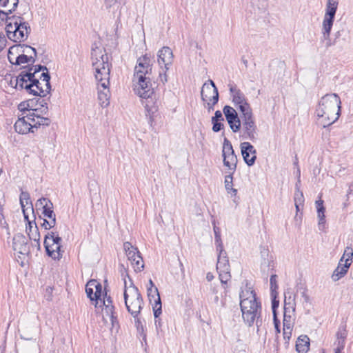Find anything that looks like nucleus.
<instances>
[{
    "mask_svg": "<svg viewBox=\"0 0 353 353\" xmlns=\"http://www.w3.org/2000/svg\"><path fill=\"white\" fill-rule=\"evenodd\" d=\"M338 4L339 3L337 0L327 1L325 14L323 23L333 26Z\"/></svg>",
    "mask_w": 353,
    "mask_h": 353,
    "instance_id": "19",
    "label": "nucleus"
},
{
    "mask_svg": "<svg viewBox=\"0 0 353 353\" xmlns=\"http://www.w3.org/2000/svg\"><path fill=\"white\" fill-rule=\"evenodd\" d=\"M310 339L306 335L300 336L296 343V350L298 353H307L309 350Z\"/></svg>",
    "mask_w": 353,
    "mask_h": 353,
    "instance_id": "30",
    "label": "nucleus"
},
{
    "mask_svg": "<svg viewBox=\"0 0 353 353\" xmlns=\"http://www.w3.org/2000/svg\"><path fill=\"white\" fill-rule=\"evenodd\" d=\"M241 119H234V121H228L230 128L233 132H237L241 130Z\"/></svg>",
    "mask_w": 353,
    "mask_h": 353,
    "instance_id": "50",
    "label": "nucleus"
},
{
    "mask_svg": "<svg viewBox=\"0 0 353 353\" xmlns=\"http://www.w3.org/2000/svg\"><path fill=\"white\" fill-rule=\"evenodd\" d=\"M104 53L101 48L97 46L92 47L91 59L92 60V66L97 70V68L102 69L103 68L111 67V64L108 63V57L103 50Z\"/></svg>",
    "mask_w": 353,
    "mask_h": 353,
    "instance_id": "11",
    "label": "nucleus"
},
{
    "mask_svg": "<svg viewBox=\"0 0 353 353\" xmlns=\"http://www.w3.org/2000/svg\"><path fill=\"white\" fill-rule=\"evenodd\" d=\"M43 209L41 210V214L47 218H54L56 214L53 210V203L50 200V203H44Z\"/></svg>",
    "mask_w": 353,
    "mask_h": 353,
    "instance_id": "40",
    "label": "nucleus"
},
{
    "mask_svg": "<svg viewBox=\"0 0 353 353\" xmlns=\"http://www.w3.org/2000/svg\"><path fill=\"white\" fill-rule=\"evenodd\" d=\"M236 107L241 112L240 117L241 120L254 117L252 110L248 101L243 102L242 104L237 105Z\"/></svg>",
    "mask_w": 353,
    "mask_h": 353,
    "instance_id": "33",
    "label": "nucleus"
},
{
    "mask_svg": "<svg viewBox=\"0 0 353 353\" xmlns=\"http://www.w3.org/2000/svg\"><path fill=\"white\" fill-rule=\"evenodd\" d=\"M100 302H101V303H103V305H113L112 298L110 297V296L107 295L106 292L103 294V300L101 299V301H100Z\"/></svg>",
    "mask_w": 353,
    "mask_h": 353,
    "instance_id": "60",
    "label": "nucleus"
},
{
    "mask_svg": "<svg viewBox=\"0 0 353 353\" xmlns=\"http://www.w3.org/2000/svg\"><path fill=\"white\" fill-rule=\"evenodd\" d=\"M273 321H274V327H275L276 333L277 334L280 333V332H281L280 327H279L280 321L277 318V314H274V316H273Z\"/></svg>",
    "mask_w": 353,
    "mask_h": 353,
    "instance_id": "63",
    "label": "nucleus"
},
{
    "mask_svg": "<svg viewBox=\"0 0 353 353\" xmlns=\"http://www.w3.org/2000/svg\"><path fill=\"white\" fill-rule=\"evenodd\" d=\"M19 200H20V204H21V209L23 211V214L24 216V219L26 220H28V214H27L26 211L28 210V208L26 209L25 206L28 204H30V207L29 208H30V211L32 213H34V208H33L32 204L30 201V196L29 193L27 192L22 191L20 194Z\"/></svg>",
    "mask_w": 353,
    "mask_h": 353,
    "instance_id": "28",
    "label": "nucleus"
},
{
    "mask_svg": "<svg viewBox=\"0 0 353 353\" xmlns=\"http://www.w3.org/2000/svg\"><path fill=\"white\" fill-rule=\"evenodd\" d=\"M136 272H141L144 268L143 258L141 255L137 256L134 261H130Z\"/></svg>",
    "mask_w": 353,
    "mask_h": 353,
    "instance_id": "46",
    "label": "nucleus"
},
{
    "mask_svg": "<svg viewBox=\"0 0 353 353\" xmlns=\"http://www.w3.org/2000/svg\"><path fill=\"white\" fill-rule=\"evenodd\" d=\"M94 285H95V280L91 279L90 280L86 285H85V292L87 294V296L90 299L91 301L94 302Z\"/></svg>",
    "mask_w": 353,
    "mask_h": 353,
    "instance_id": "44",
    "label": "nucleus"
},
{
    "mask_svg": "<svg viewBox=\"0 0 353 353\" xmlns=\"http://www.w3.org/2000/svg\"><path fill=\"white\" fill-rule=\"evenodd\" d=\"M36 61V57L34 54L33 55H26L24 53H21L17 56L14 59V61L12 65H20L22 63H30V65H32Z\"/></svg>",
    "mask_w": 353,
    "mask_h": 353,
    "instance_id": "34",
    "label": "nucleus"
},
{
    "mask_svg": "<svg viewBox=\"0 0 353 353\" xmlns=\"http://www.w3.org/2000/svg\"><path fill=\"white\" fill-rule=\"evenodd\" d=\"M216 251L219 252L218 260L216 263V270H224V271L230 270L229 259L224 248L217 249Z\"/></svg>",
    "mask_w": 353,
    "mask_h": 353,
    "instance_id": "24",
    "label": "nucleus"
},
{
    "mask_svg": "<svg viewBox=\"0 0 353 353\" xmlns=\"http://www.w3.org/2000/svg\"><path fill=\"white\" fill-rule=\"evenodd\" d=\"M318 217L319 219V225L325 223V208L323 206V201L320 199L316 201Z\"/></svg>",
    "mask_w": 353,
    "mask_h": 353,
    "instance_id": "37",
    "label": "nucleus"
},
{
    "mask_svg": "<svg viewBox=\"0 0 353 353\" xmlns=\"http://www.w3.org/2000/svg\"><path fill=\"white\" fill-rule=\"evenodd\" d=\"M6 42L7 41L5 35L2 32H0V52L2 51L6 47Z\"/></svg>",
    "mask_w": 353,
    "mask_h": 353,
    "instance_id": "62",
    "label": "nucleus"
},
{
    "mask_svg": "<svg viewBox=\"0 0 353 353\" xmlns=\"http://www.w3.org/2000/svg\"><path fill=\"white\" fill-rule=\"evenodd\" d=\"M283 338L286 341L285 343L290 340L292 335V325H290L289 322L283 323Z\"/></svg>",
    "mask_w": 353,
    "mask_h": 353,
    "instance_id": "51",
    "label": "nucleus"
},
{
    "mask_svg": "<svg viewBox=\"0 0 353 353\" xmlns=\"http://www.w3.org/2000/svg\"><path fill=\"white\" fill-rule=\"evenodd\" d=\"M50 123V119L47 117H37V123H34L32 125L34 128H40L41 126H48Z\"/></svg>",
    "mask_w": 353,
    "mask_h": 353,
    "instance_id": "47",
    "label": "nucleus"
},
{
    "mask_svg": "<svg viewBox=\"0 0 353 353\" xmlns=\"http://www.w3.org/2000/svg\"><path fill=\"white\" fill-rule=\"evenodd\" d=\"M30 74V79L27 80L26 84V90L28 94L37 97H45L51 90L50 83V75L49 72H42L39 78L34 77L33 74Z\"/></svg>",
    "mask_w": 353,
    "mask_h": 353,
    "instance_id": "5",
    "label": "nucleus"
},
{
    "mask_svg": "<svg viewBox=\"0 0 353 353\" xmlns=\"http://www.w3.org/2000/svg\"><path fill=\"white\" fill-rule=\"evenodd\" d=\"M277 276L276 274H272L270 276V289L271 293H277L276 290L278 289V285L276 281Z\"/></svg>",
    "mask_w": 353,
    "mask_h": 353,
    "instance_id": "54",
    "label": "nucleus"
},
{
    "mask_svg": "<svg viewBox=\"0 0 353 353\" xmlns=\"http://www.w3.org/2000/svg\"><path fill=\"white\" fill-rule=\"evenodd\" d=\"M147 291L149 301L152 305L154 316L157 319L162 312V304L158 289L157 287L154 289L148 288Z\"/></svg>",
    "mask_w": 353,
    "mask_h": 353,
    "instance_id": "16",
    "label": "nucleus"
},
{
    "mask_svg": "<svg viewBox=\"0 0 353 353\" xmlns=\"http://www.w3.org/2000/svg\"><path fill=\"white\" fill-rule=\"evenodd\" d=\"M37 117H39L38 115L35 114L34 112H31L28 114L26 116H24L26 121H30L32 123H37Z\"/></svg>",
    "mask_w": 353,
    "mask_h": 353,
    "instance_id": "59",
    "label": "nucleus"
},
{
    "mask_svg": "<svg viewBox=\"0 0 353 353\" xmlns=\"http://www.w3.org/2000/svg\"><path fill=\"white\" fill-rule=\"evenodd\" d=\"M110 68L111 67H102V69L97 68L94 76L98 82V85H101V83H110Z\"/></svg>",
    "mask_w": 353,
    "mask_h": 353,
    "instance_id": "27",
    "label": "nucleus"
},
{
    "mask_svg": "<svg viewBox=\"0 0 353 353\" xmlns=\"http://www.w3.org/2000/svg\"><path fill=\"white\" fill-rule=\"evenodd\" d=\"M341 99L336 94H327L319 102L316 109L320 123L323 128L330 126L338 120L341 114Z\"/></svg>",
    "mask_w": 353,
    "mask_h": 353,
    "instance_id": "2",
    "label": "nucleus"
},
{
    "mask_svg": "<svg viewBox=\"0 0 353 353\" xmlns=\"http://www.w3.org/2000/svg\"><path fill=\"white\" fill-rule=\"evenodd\" d=\"M230 92L232 97V102L235 106L237 105L242 104L243 102H247L246 98L241 90L236 85L230 84Z\"/></svg>",
    "mask_w": 353,
    "mask_h": 353,
    "instance_id": "25",
    "label": "nucleus"
},
{
    "mask_svg": "<svg viewBox=\"0 0 353 353\" xmlns=\"http://www.w3.org/2000/svg\"><path fill=\"white\" fill-rule=\"evenodd\" d=\"M94 289L95 292L94 294V306L97 307V305L99 304V301H101V296L103 294L102 291V285L100 283L97 282V280H95V285H94Z\"/></svg>",
    "mask_w": 353,
    "mask_h": 353,
    "instance_id": "41",
    "label": "nucleus"
},
{
    "mask_svg": "<svg viewBox=\"0 0 353 353\" xmlns=\"http://www.w3.org/2000/svg\"><path fill=\"white\" fill-rule=\"evenodd\" d=\"M332 26L325 23L322 24V36L320 42L325 49H327L332 45L330 39V32Z\"/></svg>",
    "mask_w": 353,
    "mask_h": 353,
    "instance_id": "26",
    "label": "nucleus"
},
{
    "mask_svg": "<svg viewBox=\"0 0 353 353\" xmlns=\"http://www.w3.org/2000/svg\"><path fill=\"white\" fill-rule=\"evenodd\" d=\"M347 336V331L345 328H339L337 333L336 337L339 340H345Z\"/></svg>",
    "mask_w": 353,
    "mask_h": 353,
    "instance_id": "58",
    "label": "nucleus"
},
{
    "mask_svg": "<svg viewBox=\"0 0 353 353\" xmlns=\"http://www.w3.org/2000/svg\"><path fill=\"white\" fill-rule=\"evenodd\" d=\"M157 61L162 68V65H164L163 71L159 72L160 81L165 84L168 81L166 72L168 70L170 65H172L173 61V53L172 50L167 46L163 47L158 52Z\"/></svg>",
    "mask_w": 353,
    "mask_h": 353,
    "instance_id": "7",
    "label": "nucleus"
},
{
    "mask_svg": "<svg viewBox=\"0 0 353 353\" xmlns=\"http://www.w3.org/2000/svg\"><path fill=\"white\" fill-rule=\"evenodd\" d=\"M343 261V257H341L339 263L338 264V266L334 270L332 274V279L333 281H338L341 278L344 277L345 275L347 273L348 270L351 265L350 263L345 262V263H342Z\"/></svg>",
    "mask_w": 353,
    "mask_h": 353,
    "instance_id": "21",
    "label": "nucleus"
},
{
    "mask_svg": "<svg viewBox=\"0 0 353 353\" xmlns=\"http://www.w3.org/2000/svg\"><path fill=\"white\" fill-rule=\"evenodd\" d=\"M123 249L129 261H134L137 256L141 255L137 248L134 247L132 243L128 241L123 243Z\"/></svg>",
    "mask_w": 353,
    "mask_h": 353,
    "instance_id": "32",
    "label": "nucleus"
},
{
    "mask_svg": "<svg viewBox=\"0 0 353 353\" xmlns=\"http://www.w3.org/2000/svg\"><path fill=\"white\" fill-rule=\"evenodd\" d=\"M138 81L135 85L134 91L141 98L150 101H147L145 104V110L148 112L150 118L157 111V107L150 103L152 102V95L154 93V88L151 83L150 76H142L137 77Z\"/></svg>",
    "mask_w": 353,
    "mask_h": 353,
    "instance_id": "4",
    "label": "nucleus"
},
{
    "mask_svg": "<svg viewBox=\"0 0 353 353\" xmlns=\"http://www.w3.org/2000/svg\"><path fill=\"white\" fill-rule=\"evenodd\" d=\"M12 12H0V19L1 21H5L6 27L5 30L6 32V35L8 38L13 41H16V32H14L17 30V27L14 23L15 19L12 20V16H9ZM19 21L18 20H17Z\"/></svg>",
    "mask_w": 353,
    "mask_h": 353,
    "instance_id": "17",
    "label": "nucleus"
},
{
    "mask_svg": "<svg viewBox=\"0 0 353 353\" xmlns=\"http://www.w3.org/2000/svg\"><path fill=\"white\" fill-rule=\"evenodd\" d=\"M210 83H205L201 88V95L203 101H211L214 100V103L219 101V92L212 80H209Z\"/></svg>",
    "mask_w": 353,
    "mask_h": 353,
    "instance_id": "13",
    "label": "nucleus"
},
{
    "mask_svg": "<svg viewBox=\"0 0 353 353\" xmlns=\"http://www.w3.org/2000/svg\"><path fill=\"white\" fill-rule=\"evenodd\" d=\"M26 221L28 223V227H26V232L29 239L38 243L40 239V233L34 220L31 221L28 219Z\"/></svg>",
    "mask_w": 353,
    "mask_h": 353,
    "instance_id": "29",
    "label": "nucleus"
},
{
    "mask_svg": "<svg viewBox=\"0 0 353 353\" xmlns=\"http://www.w3.org/2000/svg\"><path fill=\"white\" fill-rule=\"evenodd\" d=\"M225 188L228 194L232 193L233 195H236L237 194V190L235 188H233V176L232 173L226 175L225 176Z\"/></svg>",
    "mask_w": 353,
    "mask_h": 353,
    "instance_id": "38",
    "label": "nucleus"
},
{
    "mask_svg": "<svg viewBox=\"0 0 353 353\" xmlns=\"http://www.w3.org/2000/svg\"><path fill=\"white\" fill-rule=\"evenodd\" d=\"M272 296V310L273 316H274L276 314V310L279 305V301L277 299V293H271Z\"/></svg>",
    "mask_w": 353,
    "mask_h": 353,
    "instance_id": "53",
    "label": "nucleus"
},
{
    "mask_svg": "<svg viewBox=\"0 0 353 353\" xmlns=\"http://www.w3.org/2000/svg\"><path fill=\"white\" fill-rule=\"evenodd\" d=\"M300 183V179H298L297 183H296V191L294 193V204L303 205L304 203V196L302 192L299 190V183Z\"/></svg>",
    "mask_w": 353,
    "mask_h": 353,
    "instance_id": "45",
    "label": "nucleus"
},
{
    "mask_svg": "<svg viewBox=\"0 0 353 353\" xmlns=\"http://www.w3.org/2000/svg\"><path fill=\"white\" fill-rule=\"evenodd\" d=\"M24 73H30L36 77V74L41 71L43 72H48V70L46 66L42 65H28L22 68Z\"/></svg>",
    "mask_w": 353,
    "mask_h": 353,
    "instance_id": "35",
    "label": "nucleus"
},
{
    "mask_svg": "<svg viewBox=\"0 0 353 353\" xmlns=\"http://www.w3.org/2000/svg\"><path fill=\"white\" fill-rule=\"evenodd\" d=\"M240 307L244 322L251 327L256 323L257 330L262 325L261 304L254 290H246L240 293Z\"/></svg>",
    "mask_w": 353,
    "mask_h": 353,
    "instance_id": "1",
    "label": "nucleus"
},
{
    "mask_svg": "<svg viewBox=\"0 0 353 353\" xmlns=\"http://www.w3.org/2000/svg\"><path fill=\"white\" fill-rule=\"evenodd\" d=\"M19 2V0H0V12H14Z\"/></svg>",
    "mask_w": 353,
    "mask_h": 353,
    "instance_id": "31",
    "label": "nucleus"
},
{
    "mask_svg": "<svg viewBox=\"0 0 353 353\" xmlns=\"http://www.w3.org/2000/svg\"><path fill=\"white\" fill-rule=\"evenodd\" d=\"M345 256H347V258L345 260V262L347 263H352V257H353V249L350 247H347L345 250L343 256V259L345 258Z\"/></svg>",
    "mask_w": 353,
    "mask_h": 353,
    "instance_id": "55",
    "label": "nucleus"
},
{
    "mask_svg": "<svg viewBox=\"0 0 353 353\" xmlns=\"http://www.w3.org/2000/svg\"><path fill=\"white\" fill-rule=\"evenodd\" d=\"M110 83H101L98 85V99L102 107H106L110 103V92L109 89Z\"/></svg>",
    "mask_w": 353,
    "mask_h": 353,
    "instance_id": "20",
    "label": "nucleus"
},
{
    "mask_svg": "<svg viewBox=\"0 0 353 353\" xmlns=\"http://www.w3.org/2000/svg\"><path fill=\"white\" fill-rule=\"evenodd\" d=\"M154 63L153 57L150 54H145L137 59V65L134 68V76L140 77V74L150 76L152 72V65Z\"/></svg>",
    "mask_w": 353,
    "mask_h": 353,
    "instance_id": "10",
    "label": "nucleus"
},
{
    "mask_svg": "<svg viewBox=\"0 0 353 353\" xmlns=\"http://www.w3.org/2000/svg\"><path fill=\"white\" fill-rule=\"evenodd\" d=\"M212 225L214 233L216 248V250L223 248V245L221 237V229L216 225L214 220L212 221Z\"/></svg>",
    "mask_w": 353,
    "mask_h": 353,
    "instance_id": "39",
    "label": "nucleus"
},
{
    "mask_svg": "<svg viewBox=\"0 0 353 353\" xmlns=\"http://www.w3.org/2000/svg\"><path fill=\"white\" fill-rule=\"evenodd\" d=\"M295 308L287 307V303L285 302L284 312H283V323H288L290 325H292V316L291 313L294 312Z\"/></svg>",
    "mask_w": 353,
    "mask_h": 353,
    "instance_id": "43",
    "label": "nucleus"
},
{
    "mask_svg": "<svg viewBox=\"0 0 353 353\" xmlns=\"http://www.w3.org/2000/svg\"><path fill=\"white\" fill-rule=\"evenodd\" d=\"M223 112L227 121L231 122L232 120L234 121V119H240L236 111L230 105H225L223 109Z\"/></svg>",
    "mask_w": 353,
    "mask_h": 353,
    "instance_id": "36",
    "label": "nucleus"
},
{
    "mask_svg": "<svg viewBox=\"0 0 353 353\" xmlns=\"http://www.w3.org/2000/svg\"><path fill=\"white\" fill-rule=\"evenodd\" d=\"M26 49L31 50L34 57H37V50L34 48L25 44H17L11 46L8 50V59L10 63L13 64L15 57L21 53H25Z\"/></svg>",
    "mask_w": 353,
    "mask_h": 353,
    "instance_id": "18",
    "label": "nucleus"
},
{
    "mask_svg": "<svg viewBox=\"0 0 353 353\" xmlns=\"http://www.w3.org/2000/svg\"><path fill=\"white\" fill-rule=\"evenodd\" d=\"M50 221L44 219H43V223H41V226L43 227L46 230H50L53 228L56 225V216L54 218H49Z\"/></svg>",
    "mask_w": 353,
    "mask_h": 353,
    "instance_id": "52",
    "label": "nucleus"
},
{
    "mask_svg": "<svg viewBox=\"0 0 353 353\" xmlns=\"http://www.w3.org/2000/svg\"><path fill=\"white\" fill-rule=\"evenodd\" d=\"M105 306V310L107 315H110L112 325H114L117 321V316H114V307L113 305H107Z\"/></svg>",
    "mask_w": 353,
    "mask_h": 353,
    "instance_id": "49",
    "label": "nucleus"
},
{
    "mask_svg": "<svg viewBox=\"0 0 353 353\" xmlns=\"http://www.w3.org/2000/svg\"><path fill=\"white\" fill-rule=\"evenodd\" d=\"M212 130L214 132H218L221 131L223 128V123L221 121H212Z\"/></svg>",
    "mask_w": 353,
    "mask_h": 353,
    "instance_id": "57",
    "label": "nucleus"
},
{
    "mask_svg": "<svg viewBox=\"0 0 353 353\" xmlns=\"http://www.w3.org/2000/svg\"><path fill=\"white\" fill-rule=\"evenodd\" d=\"M119 0H104V5L106 9H110L112 6L116 4Z\"/></svg>",
    "mask_w": 353,
    "mask_h": 353,
    "instance_id": "64",
    "label": "nucleus"
},
{
    "mask_svg": "<svg viewBox=\"0 0 353 353\" xmlns=\"http://www.w3.org/2000/svg\"><path fill=\"white\" fill-rule=\"evenodd\" d=\"M34 106V99H28V101L21 102L18 108L21 112H25L26 110H37V109H33Z\"/></svg>",
    "mask_w": 353,
    "mask_h": 353,
    "instance_id": "42",
    "label": "nucleus"
},
{
    "mask_svg": "<svg viewBox=\"0 0 353 353\" xmlns=\"http://www.w3.org/2000/svg\"><path fill=\"white\" fill-rule=\"evenodd\" d=\"M222 157L223 158V165L229 170L234 172L236 169L238 159L231 142L227 138H225L223 141Z\"/></svg>",
    "mask_w": 353,
    "mask_h": 353,
    "instance_id": "8",
    "label": "nucleus"
},
{
    "mask_svg": "<svg viewBox=\"0 0 353 353\" xmlns=\"http://www.w3.org/2000/svg\"><path fill=\"white\" fill-rule=\"evenodd\" d=\"M61 238L57 232H48L44 238V247L48 256L53 259L59 260L62 257Z\"/></svg>",
    "mask_w": 353,
    "mask_h": 353,
    "instance_id": "6",
    "label": "nucleus"
},
{
    "mask_svg": "<svg viewBox=\"0 0 353 353\" xmlns=\"http://www.w3.org/2000/svg\"><path fill=\"white\" fill-rule=\"evenodd\" d=\"M219 272V279L223 285H225L231 278L230 270H217Z\"/></svg>",
    "mask_w": 353,
    "mask_h": 353,
    "instance_id": "48",
    "label": "nucleus"
},
{
    "mask_svg": "<svg viewBox=\"0 0 353 353\" xmlns=\"http://www.w3.org/2000/svg\"><path fill=\"white\" fill-rule=\"evenodd\" d=\"M29 77L28 73H24L22 70L17 77L10 80V85L17 90H26V84L27 80L30 79Z\"/></svg>",
    "mask_w": 353,
    "mask_h": 353,
    "instance_id": "23",
    "label": "nucleus"
},
{
    "mask_svg": "<svg viewBox=\"0 0 353 353\" xmlns=\"http://www.w3.org/2000/svg\"><path fill=\"white\" fill-rule=\"evenodd\" d=\"M241 137L255 142L258 139V132L254 117L241 120Z\"/></svg>",
    "mask_w": 353,
    "mask_h": 353,
    "instance_id": "9",
    "label": "nucleus"
},
{
    "mask_svg": "<svg viewBox=\"0 0 353 353\" xmlns=\"http://www.w3.org/2000/svg\"><path fill=\"white\" fill-rule=\"evenodd\" d=\"M240 148L245 163L248 166L253 165L256 159V150L254 146L250 142L245 141L240 144Z\"/></svg>",
    "mask_w": 353,
    "mask_h": 353,
    "instance_id": "15",
    "label": "nucleus"
},
{
    "mask_svg": "<svg viewBox=\"0 0 353 353\" xmlns=\"http://www.w3.org/2000/svg\"><path fill=\"white\" fill-rule=\"evenodd\" d=\"M50 203V199L46 197H41V199H38L35 203V206L37 210H42L43 209V206L45 205L44 203Z\"/></svg>",
    "mask_w": 353,
    "mask_h": 353,
    "instance_id": "56",
    "label": "nucleus"
},
{
    "mask_svg": "<svg viewBox=\"0 0 353 353\" xmlns=\"http://www.w3.org/2000/svg\"><path fill=\"white\" fill-rule=\"evenodd\" d=\"M224 120L222 112L220 110H216L214 116L212 117V121H223Z\"/></svg>",
    "mask_w": 353,
    "mask_h": 353,
    "instance_id": "61",
    "label": "nucleus"
},
{
    "mask_svg": "<svg viewBox=\"0 0 353 353\" xmlns=\"http://www.w3.org/2000/svg\"><path fill=\"white\" fill-rule=\"evenodd\" d=\"M12 248L18 254L23 256H29L30 246L28 239L22 234H17L12 239Z\"/></svg>",
    "mask_w": 353,
    "mask_h": 353,
    "instance_id": "14",
    "label": "nucleus"
},
{
    "mask_svg": "<svg viewBox=\"0 0 353 353\" xmlns=\"http://www.w3.org/2000/svg\"><path fill=\"white\" fill-rule=\"evenodd\" d=\"M30 121H26L25 117L19 118L14 123L15 131L21 134H28V132H34V127Z\"/></svg>",
    "mask_w": 353,
    "mask_h": 353,
    "instance_id": "22",
    "label": "nucleus"
},
{
    "mask_svg": "<svg viewBox=\"0 0 353 353\" xmlns=\"http://www.w3.org/2000/svg\"><path fill=\"white\" fill-rule=\"evenodd\" d=\"M14 19L19 21H14L17 27V30L14 32L17 33L15 42L24 41L30 33L31 28L21 16L13 15L12 20L13 21Z\"/></svg>",
    "mask_w": 353,
    "mask_h": 353,
    "instance_id": "12",
    "label": "nucleus"
},
{
    "mask_svg": "<svg viewBox=\"0 0 353 353\" xmlns=\"http://www.w3.org/2000/svg\"><path fill=\"white\" fill-rule=\"evenodd\" d=\"M130 284L127 286L126 281H124L123 297L125 305L128 312L134 317L137 318L143 308V301L140 292L135 286L131 279Z\"/></svg>",
    "mask_w": 353,
    "mask_h": 353,
    "instance_id": "3",
    "label": "nucleus"
}]
</instances>
